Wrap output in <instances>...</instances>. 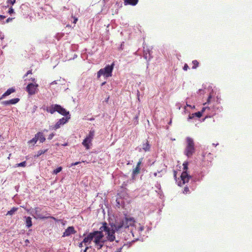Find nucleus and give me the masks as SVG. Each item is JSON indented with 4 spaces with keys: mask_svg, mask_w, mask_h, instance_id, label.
<instances>
[{
    "mask_svg": "<svg viewBox=\"0 0 252 252\" xmlns=\"http://www.w3.org/2000/svg\"><path fill=\"white\" fill-rule=\"evenodd\" d=\"M32 70H30L29 71H28V72H27V73L24 75V78H25L26 76H27L29 74H32Z\"/></svg>",
    "mask_w": 252,
    "mask_h": 252,
    "instance_id": "nucleus-34",
    "label": "nucleus"
},
{
    "mask_svg": "<svg viewBox=\"0 0 252 252\" xmlns=\"http://www.w3.org/2000/svg\"><path fill=\"white\" fill-rule=\"evenodd\" d=\"M140 168L136 167L132 171V177H133L136 175L140 173Z\"/></svg>",
    "mask_w": 252,
    "mask_h": 252,
    "instance_id": "nucleus-20",
    "label": "nucleus"
},
{
    "mask_svg": "<svg viewBox=\"0 0 252 252\" xmlns=\"http://www.w3.org/2000/svg\"><path fill=\"white\" fill-rule=\"evenodd\" d=\"M47 111L51 114H53L56 112L55 104L52 105L47 109Z\"/></svg>",
    "mask_w": 252,
    "mask_h": 252,
    "instance_id": "nucleus-18",
    "label": "nucleus"
},
{
    "mask_svg": "<svg viewBox=\"0 0 252 252\" xmlns=\"http://www.w3.org/2000/svg\"><path fill=\"white\" fill-rule=\"evenodd\" d=\"M54 135H55V134H54V133H52L50 134L49 135L48 139L49 140H51V139H52L53 138V137L54 136Z\"/></svg>",
    "mask_w": 252,
    "mask_h": 252,
    "instance_id": "nucleus-33",
    "label": "nucleus"
},
{
    "mask_svg": "<svg viewBox=\"0 0 252 252\" xmlns=\"http://www.w3.org/2000/svg\"><path fill=\"white\" fill-rule=\"evenodd\" d=\"M38 140V138H37V135L35 134L34 137H33L32 140H30L28 143L29 144H32L34 145Z\"/></svg>",
    "mask_w": 252,
    "mask_h": 252,
    "instance_id": "nucleus-21",
    "label": "nucleus"
},
{
    "mask_svg": "<svg viewBox=\"0 0 252 252\" xmlns=\"http://www.w3.org/2000/svg\"><path fill=\"white\" fill-rule=\"evenodd\" d=\"M0 18L1 19H4V18H5V16L2 15H0Z\"/></svg>",
    "mask_w": 252,
    "mask_h": 252,
    "instance_id": "nucleus-40",
    "label": "nucleus"
},
{
    "mask_svg": "<svg viewBox=\"0 0 252 252\" xmlns=\"http://www.w3.org/2000/svg\"><path fill=\"white\" fill-rule=\"evenodd\" d=\"M189 68V66L187 63L185 64L183 69L184 70L187 71L188 69Z\"/></svg>",
    "mask_w": 252,
    "mask_h": 252,
    "instance_id": "nucleus-35",
    "label": "nucleus"
},
{
    "mask_svg": "<svg viewBox=\"0 0 252 252\" xmlns=\"http://www.w3.org/2000/svg\"><path fill=\"white\" fill-rule=\"evenodd\" d=\"M38 86V85L37 84L30 83L27 86L26 91L29 95L34 94L37 92Z\"/></svg>",
    "mask_w": 252,
    "mask_h": 252,
    "instance_id": "nucleus-9",
    "label": "nucleus"
},
{
    "mask_svg": "<svg viewBox=\"0 0 252 252\" xmlns=\"http://www.w3.org/2000/svg\"><path fill=\"white\" fill-rule=\"evenodd\" d=\"M18 210V208L13 207L10 211H8L6 215L12 216Z\"/></svg>",
    "mask_w": 252,
    "mask_h": 252,
    "instance_id": "nucleus-19",
    "label": "nucleus"
},
{
    "mask_svg": "<svg viewBox=\"0 0 252 252\" xmlns=\"http://www.w3.org/2000/svg\"><path fill=\"white\" fill-rule=\"evenodd\" d=\"M14 18H8L6 20V23H9V22L11 21Z\"/></svg>",
    "mask_w": 252,
    "mask_h": 252,
    "instance_id": "nucleus-36",
    "label": "nucleus"
},
{
    "mask_svg": "<svg viewBox=\"0 0 252 252\" xmlns=\"http://www.w3.org/2000/svg\"><path fill=\"white\" fill-rule=\"evenodd\" d=\"M14 12V11L13 8L12 7H10L8 10V13H9L10 14H11L13 13Z\"/></svg>",
    "mask_w": 252,
    "mask_h": 252,
    "instance_id": "nucleus-30",
    "label": "nucleus"
},
{
    "mask_svg": "<svg viewBox=\"0 0 252 252\" xmlns=\"http://www.w3.org/2000/svg\"><path fill=\"white\" fill-rule=\"evenodd\" d=\"M114 66V63H113L111 65H107L104 68L100 69L97 73V78H100L101 75H103L106 78L112 76Z\"/></svg>",
    "mask_w": 252,
    "mask_h": 252,
    "instance_id": "nucleus-2",
    "label": "nucleus"
},
{
    "mask_svg": "<svg viewBox=\"0 0 252 252\" xmlns=\"http://www.w3.org/2000/svg\"><path fill=\"white\" fill-rule=\"evenodd\" d=\"M57 84L56 81H54L52 82L51 83V84Z\"/></svg>",
    "mask_w": 252,
    "mask_h": 252,
    "instance_id": "nucleus-45",
    "label": "nucleus"
},
{
    "mask_svg": "<svg viewBox=\"0 0 252 252\" xmlns=\"http://www.w3.org/2000/svg\"><path fill=\"white\" fill-rule=\"evenodd\" d=\"M157 173H155L154 174L155 176H157Z\"/></svg>",
    "mask_w": 252,
    "mask_h": 252,
    "instance_id": "nucleus-48",
    "label": "nucleus"
},
{
    "mask_svg": "<svg viewBox=\"0 0 252 252\" xmlns=\"http://www.w3.org/2000/svg\"><path fill=\"white\" fill-rule=\"evenodd\" d=\"M20 99L18 98H15L9 100V104H15L19 101Z\"/></svg>",
    "mask_w": 252,
    "mask_h": 252,
    "instance_id": "nucleus-22",
    "label": "nucleus"
},
{
    "mask_svg": "<svg viewBox=\"0 0 252 252\" xmlns=\"http://www.w3.org/2000/svg\"><path fill=\"white\" fill-rule=\"evenodd\" d=\"M142 158H140L139 160V161L137 162V165H136V167H140V166L142 163Z\"/></svg>",
    "mask_w": 252,
    "mask_h": 252,
    "instance_id": "nucleus-31",
    "label": "nucleus"
},
{
    "mask_svg": "<svg viewBox=\"0 0 252 252\" xmlns=\"http://www.w3.org/2000/svg\"><path fill=\"white\" fill-rule=\"evenodd\" d=\"M135 223L133 218L126 217L120 221H116L113 225V228L111 229L108 226L105 222L102 223V225L99 228V230L94 231L88 234L83 239V242L86 246L91 244L94 241L95 246L98 249L102 248L104 245V241L103 240L104 231L107 235V239L110 242H113L115 239V232H120L128 228L130 226H133Z\"/></svg>",
    "mask_w": 252,
    "mask_h": 252,
    "instance_id": "nucleus-1",
    "label": "nucleus"
},
{
    "mask_svg": "<svg viewBox=\"0 0 252 252\" xmlns=\"http://www.w3.org/2000/svg\"><path fill=\"white\" fill-rule=\"evenodd\" d=\"M16 2V0H7V3L13 5Z\"/></svg>",
    "mask_w": 252,
    "mask_h": 252,
    "instance_id": "nucleus-29",
    "label": "nucleus"
},
{
    "mask_svg": "<svg viewBox=\"0 0 252 252\" xmlns=\"http://www.w3.org/2000/svg\"><path fill=\"white\" fill-rule=\"evenodd\" d=\"M73 19H74L73 23L76 24L77 21H78V19H77V18L75 17H73Z\"/></svg>",
    "mask_w": 252,
    "mask_h": 252,
    "instance_id": "nucleus-38",
    "label": "nucleus"
},
{
    "mask_svg": "<svg viewBox=\"0 0 252 252\" xmlns=\"http://www.w3.org/2000/svg\"><path fill=\"white\" fill-rule=\"evenodd\" d=\"M181 181L178 183L179 186H182L185 184L188 183L191 177L189 176L187 172L183 171L181 175Z\"/></svg>",
    "mask_w": 252,
    "mask_h": 252,
    "instance_id": "nucleus-8",
    "label": "nucleus"
},
{
    "mask_svg": "<svg viewBox=\"0 0 252 252\" xmlns=\"http://www.w3.org/2000/svg\"><path fill=\"white\" fill-rule=\"evenodd\" d=\"M15 91V90L13 88H9L1 96V97L0 98V100L4 97H5L6 96H8L10 95L11 94L14 93Z\"/></svg>",
    "mask_w": 252,
    "mask_h": 252,
    "instance_id": "nucleus-13",
    "label": "nucleus"
},
{
    "mask_svg": "<svg viewBox=\"0 0 252 252\" xmlns=\"http://www.w3.org/2000/svg\"><path fill=\"white\" fill-rule=\"evenodd\" d=\"M192 63L193 64V66L192 67V69H195L198 67L199 63L197 60H193L192 62Z\"/></svg>",
    "mask_w": 252,
    "mask_h": 252,
    "instance_id": "nucleus-23",
    "label": "nucleus"
},
{
    "mask_svg": "<svg viewBox=\"0 0 252 252\" xmlns=\"http://www.w3.org/2000/svg\"><path fill=\"white\" fill-rule=\"evenodd\" d=\"M56 111L58 112L59 114L65 116H68L69 115V113L68 111H66V110L62 107L61 105L58 104H55Z\"/></svg>",
    "mask_w": 252,
    "mask_h": 252,
    "instance_id": "nucleus-11",
    "label": "nucleus"
},
{
    "mask_svg": "<svg viewBox=\"0 0 252 252\" xmlns=\"http://www.w3.org/2000/svg\"><path fill=\"white\" fill-rule=\"evenodd\" d=\"M1 103L4 105H10L9 100L3 101L1 102Z\"/></svg>",
    "mask_w": 252,
    "mask_h": 252,
    "instance_id": "nucleus-32",
    "label": "nucleus"
},
{
    "mask_svg": "<svg viewBox=\"0 0 252 252\" xmlns=\"http://www.w3.org/2000/svg\"><path fill=\"white\" fill-rule=\"evenodd\" d=\"M211 97H212V96H211V95H210H210H209V96H208V100H207V102H208V103H209V101H210V99H211Z\"/></svg>",
    "mask_w": 252,
    "mask_h": 252,
    "instance_id": "nucleus-39",
    "label": "nucleus"
},
{
    "mask_svg": "<svg viewBox=\"0 0 252 252\" xmlns=\"http://www.w3.org/2000/svg\"><path fill=\"white\" fill-rule=\"evenodd\" d=\"M70 119V116L69 115L68 116H66L65 118L63 117L59 119L54 126H51L52 129L56 130L59 128L61 127V126L65 124Z\"/></svg>",
    "mask_w": 252,
    "mask_h": 252,
    "instance_id": "nucleus-7",
    "label": "nucleus"
},
{
    "mask_svg": "<svg viewBox=\"0 0 252 252\" xmlns=\"http://www.w3.org/2000/svg\"><path fill=\"white\" fill-rule=\"evenodd\" d=\"M83 243H84V242H83H83H82L81 243H80L79 244V247H82V244H83Z\"/></svg>",
    "mask_w": 252,
    "mask_h": 252,
    "instance_id": "nucleus-43",
    "label": "nucleus"
},
{
    "mask_svg": "<svg viewBox=\"0 0 252 252\" xmlns=\"http://www.w3.org/2000/svg\"><path fill=\"white\" fill-rule=\"evenodd\" d=\"M144 229V227L143 225H141L140 224H138L137 226H135L134 228H133L131 232L133 237L135 238V239H138L139 236H141L142 232Z\"/></svg>",
    "mask_w": 252,
    "mask_h": 252,
    "instance_id": "nucleus-5",
    "label": "nucleus"
},
{
    "mask_svg": "<svg viewBox=\"0 0 252 252\" xmlns=\"http://www.w3.org/2000/svg\"><path fill=\"white\" fill-rule=\"evenodd\" d=\"M187 145L185 149V154L188 157H191L195 152L194 143L192 138H187Z\"/></svg>",
    "mask_w": 252,
    "mask_h": 252,
    "instance_id": "nucleus-3",
    "label": "nucleus"
},
{
    "mask_svg": "<svg viewBox=\"0 0 252 252\" xmlns=\"http://www.w3.org/2000/svg\"><path fill=\"white\" fill-rule=\"evenodd\" d=\"M36 135L38 140L39 139L40 142L43 143L45 141V138L42 133L39 132Z\"/></svg>",
    "mask_w": 252,
    "mask_h": 252,
    "instance_id": "nucleus-16",
    "label": "nucleus"
},
{
    "mask_svg": "<svg viewBox=\"0 0 252 252\" xmlns=\"http://www.w3.org/2000/svg\"><path fill=\"white\" fill-rule=\"evenodd\" d=\"M125 5L129 4L131 5H135L138 3V0H124Z\"/></svg>",
    "mask_w": 252,
    "mask_h": 252,
    "instance_id": "nucleus-14",
    "label": "nucleus"
},
{
    "mask_svg": "<svg viewBox=\"0 0 252 252\" xmlns=\"http://www.w3.org/2000/svg\"><path fill=\"white\" fill-rule=\"evenodd\" d=\"M34 214L35 216H34V218L35 219H48V218H51L52 219H55V218L53 217H50V216H46L48 214L47 212H45V215H44V213H41V209L39 207H36L34 209Z\"/></svg>",
    "mask_w": 252,
    "mask_h": 252,
    "instance_id": "nucleus-6",
    "label": "nucleus"
},
{
    "mask_svg": "<svg viewBox=\"0 0 252 252\" xmlns=\"http://www.w3.org/2000/svg\"><path fill=\"white\" fill-rule=\"evenodd\" d=\"M150 145L147 140L146 141V143H144L142 145V149L145 152L149 151L150 150Z\"/></svg>",
    "mask_w": 252,
    "mask_h": 252,
    "instance_id": "nucleus-15",
    "label": "nucleus"
},
{
    "mask_svg": "<svg viewBox=\"0 0 252 252\" xmlns=\"http://www.w3.org/2000/svg\"><path fill=\"white\" fill-rule=\"evenodd\" d=\"M76 232L73 226H69L67 227L63 233V237L68 236Z\"/></svg>",
    "mask_w": 252,
    "mask_h": 252,
    "instance_id": "nucleus-12",
    "label": "nucleus"
},
{
    "mask_svg": "<svg viewBox=\"0 0 252 252\" xmlns=\"http://www.w3.org/2000/svg\"><path fill=\"white\" fill-rule=\"evenodd\" d=\"M80 163V162H74V163H72L71 164V166H74V165H77L78 164H79V163Z\"/></svg>",
    "mask_w": 252,
    "mask_h": 252,
    "instance_id": "nucleus-37",
    "label": "nucleus"
},
{
    "mask_svg": "<svg viewBox=\"0 0 252 252\" xmlns=\"http://www.w3.org/2000/svg\"><path fill=\"white\" fill-rule=\"evenodd\" d=\"M210 107H203L202 109V111L201 112H196V113H192L191 114H190L189 116V118H188V119L189 120V119H193L195 117H196L197 118H200L202 115V112H204L206 111V110H210Z\"/></svg>",
    "mask_w": 252,
    "mask_h": 252,
    "instance_id": "nucleus-10",
    "label": "nucleus"
},
{
    "mask_svg": "<svg viewBox=\"0 0 252 252\" xmlns=\"http://www.w3.org/2000/svg\"><path fill=\"white\" fill-rule=\"evenodd\" d=\"M47 150H40V151H38L37 156L38 157V156L41 155L42 154H44L46 152H47Z\"/></svg>",
    "mask_w": 252,
    "mask_h": 252,
    "instance_id": "nucleus-27",
    "label": "nucleus"
},
{
    "mask_svg": "<svg viewBox=\"0 0 252 252\" xmlns=\"http://www.w3.org/2000/svg\"><path fill=\"white\" fill-rule=\"evenodd\" d=\"M105 84H106V82H104L101 83V86H102L104 85Z\"/></svg>",
    "mask_w": 252,
    "mask_h": 252,
    "instance_id": "nucleus-46",
    "label": "nucleus"
},
{
    "mask_svg": "<svg viewBox=\"0 0 252 252\" xmlns=\"http://www.w3.org/2000/svg\"><path fill=\"white\" fill-rule=\"evenodd\" d=\"M183 193L187 194L189 192V189L188 187H185L183 191Z\"/></svg>",
    "mask_w": 252,
    "mask_h": 252,
    "instance_id": "nucleus-26",
    "label": "nucleus"
},
{
    "mask_svg": "<svg viewBox=\"0 0 252 252\" xmlns=\"http://www.w3.org/2000/svg\"><path fill=\"white\" fill-rule=\"evenodd\" d=\"M109 96H108L106 99H105V101L106 102H107L109 100Z\"/></svg>",
    "mask_w": 252,
    "mask_h": 252,
    "instance_id": "nucleus-44",
    "label": "nucleus"
},
{
    "mask_svg": "<svg viewBox=\"0 0 252 252\" xmlns=\"http://www.w3.org/2000/svg\"><path fill=\"white\" fill-rule=\"evenodd\" d=\"M26 224L28 228L32 226V218L30 217H26Z\"/></svg>",
    "mask_w": 252,
    "mask_h": 252,
    "instance_id": "nucleus-17",
    "label": "nucleus"
},
{
    "mask_svg": "<svg viewBox=\"0 0 252 252\" xmlns=\"http://www.w3.org/2000/svg\"><path fill=\"white\" fill-rule=\"evenodd\" d=\"M188 162H184L183 163V166H184V171H186L187 172V169H188Z\"/></svg>",
    "mask_w": 252,
    "mask_h": 252,
    "instance_id": "nucleus-28",
    "label": "nucleus"
},
{
    "mask_svg": "<svg viewBox=\"0 0 252 252\" xmlns=\"http://www.w3.org/2000/svg\"><path fill=\"white\" fill-rule=\"evenodd\" d=\"M62 167L61 166L57 168H56V169H55L53 171L52 173H53V174H57L58 173L61 172L62 171Z\"/></svg>",
    "mask_w": 252,
    "mask_h": 252,
    "instance_id": "nucleus-24",
    "label": "nucleus"
},
{
    "mask_svg": "<svg viewBox=\"0 0 252 252\" xmlns=\"http://www.w3.org/2000/svg\"><path fill=\"white\" fill-rule=\"evenodd\" d=\"M26 166V161H24L20 163H17L16 164L15 167H25Z\"/></svg>",
    "mask_w": 252,
    "mask_h": 252,
    "instance_id": "nucleus-25",
    "label": "nucleus"
},
{
    "mask_svg": "<svg viewBox=\"0 0 252 252\" xmlns=\"http://www.w3.org/2000/svg\"><path fill=\"white\" fill-rule=\"evenodd\" d=\"M95 131L94 130H91L89 131L88 135L83 141L82 144L86 148V149L89 150L92 145V141L94 136Z\"/></svg>",
    "mask_w": 252,
    "mask_h": 252,
    "instance_id": "nucleus-4",
    "label": "nucleus"
},
{
    "mask_svg": "<svg viewBox=\"0 0 252 252\" xmlns=\"http://www.w3.org/2000/svg\"><path fill=\"white\" fill-rule=\"evenodd\" d=\"M216 114V110H215V108H213L212 110V115H214Z\"/></svg>",
    "mask_w": 252,
    "mask_h": 252,
    "instance_id": "nucleus-42",
    "label": "nucleus"
},
{
    "mask_svg": "<svg viewBox=\"0 0 252 252\" xmlns=\"http://www.w3.org/2000/svg\"><path fill=\"white\" fill-rule=\"evenodd\" d=\"M122 250V248H119L115 252H121Z\"/></svg>",
    "mask_w": 252,
    "mask_h": 252,
    "instance_id": "nucleus-41",
    "label": "nucleus"
},
{
    "mask_svg": "<svg viewBox=\"0 0 252 252\" xmlns=\"http://www.w3.org/2000/svg\"><path fill=\"white\" fill-rule=\"evenodd\" d=\"M187 106H189V107H191V105H189V104H187Z\"/></svg>",
    "mask_w": 252,
    "mask_h": 252,
    "instance_id": "nucleus-47",
    "label": "nucleus"
}]
</instances>
